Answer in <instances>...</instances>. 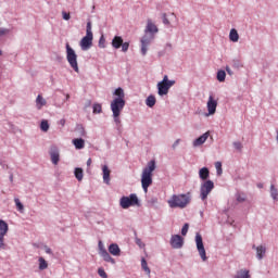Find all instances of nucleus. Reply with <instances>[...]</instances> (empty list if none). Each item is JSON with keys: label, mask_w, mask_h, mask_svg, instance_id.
I'll list each match as a JSON object with an SVG mask.
<instances>
[{"label": "nucleus", "mask_w": 278, "mask_h": 278, "mask_svg": "<svg viewBox=\"0 0 278 278\" xmlns=\"http://www.w3.org/2000/svg\"><path fill=\"white\" fill-rule=\"evenodd\" d=\"M160 29L157 25L153 24V21L148 20L147 26L144 28V35L141 37V55H147V51H149V47L151 42L155 39V34H157Z\"/></svg>", "instance_id": "nucleus-1"}, {"label": "nucleus", "mask_w": 278, "mask_h": 278, "mask_svg": "<svg viewBox=\"0 0 278 278\" xmlns=\"http://www.w3.org/2000/svg\"><path fill=\"white\" fill-rule=\"evenodd\" d=\"M190 201H192V195L190 192L180 193V194H173L170 199L167 200V204L172 210H184L188 207Z\"/></svg>", "instance_id": "nucleus-2"}, {"label": "nucleus", "mask_w": 278, "mask_h": 278, "mask_svg": "<svg viewBox=\"0 0 278 278\" xmlns=\"http://www.w3.org/2000/svg\"><path fill=\"white\" fill-rule=\"evenodd\" d=\"M153 170H155V161H150L141 174V186L144 192H149V187L153 184Z\"/></svg>", "instance_id": "nucleus-3"}, {"label": "nucleus", "mask_w": 278, "mask_h": 278, "mask_svg": "<svg viewBox=\"0 0 278 278\" xmlns=\"http://www.w3.org/2000/svg\"><path fill=\"white\" fill-rule=\"evenodd\" d=\"M140 199H138V194L130 193L129 197L123 195L119 199V206L122 210H129V207H140Z\"/></svg>", "instance_id": "nucleus-4"}, {"label": "nucleus", "mask_w": 278, "mask_h": 278, "mask_svg": "<svg viewBox=\"0 0 278 278\" xmlns=\"http://www.w3.org/2000/svg\"><path fill=\"white\" fill-rule=\"evenodd\" d=\"M65 49H66V60L71 68H73L75 73H79V64L77 63V53L68 43H66Z\"/></svg>", "instance_id": "nucleus-5"}, {"label": "nucleus", "mask_w": 278, "mask_h": 278, "mask_svg": "<svg viewBox=\"0 0 278 278\" xmlns=\"http://www.w3.org/2000/svg\"><path fill=\"white\" fill-rule=\"evenodd\" d=\"M92 23L88 22L86 27V36L80 40L81 51H88L92 47Z\"/></svg>", "instance_id": "nucleus-6"}, {"label": "nucleus", "mask_w": 278, "mask_h": 278, "mask_svg": "<svg viewBox=\"0 0 278 278\" xmlns=\"http://www.w3.org/2000/svg\"><path fill=\"white\" fill-rule=\"evenodd\" d=\"M175 84V80H168V76L165 75L162 79V81L157 83V94L159 97H164L168 94V91L170 88H173V85Z\"/></svg>", "instance_id": "nucleus-7"}, {"label": "nucleus", "mask_w": 278, "mask_h": 278, "mask_svg": "<svg viewBox=\"0 0 278 278\" xmlns=\"http://www.w3.org/2000/svg\"><path fill=\"white\" fill-rule=\"evenodd\" d=\"M214 190V181L212 180H204L200 185V199L201 201H207V197H210V193Z\"/></svg>", "instance_id": "nucleus-8"}, {"label": "nucleus", "mask_w": 278, "mask_h": 278, "mask_svg": "<svg viewBox=\"0 0 278 278\" xmlns=\"http://www.w3.org/2000/svg\"><path fill=\"white\" fill-rule=\"evenodd\" d=\"M125 109V99H113L111 102V112L115 116H121V112Z\"/></svg>", "instance_id": "nucleus-9"}, {"label": "nucleus", "mask_w": 278, "mask_h": 278, "mask_svg": "<svg viewBox=\"0 0 278 278\" xmlns=\"http://www.w3.org/2000/svg\"><path fill=\"white\" fill-rule=\"evenodd\" d=\"M195 244L201 260L205 262L207 260V256L205 254V245L203 244V237L199 232L195 233Z\"/></svg>", "instance_id": "nucleus-10"}, {"label": "nucleus", "mask_w": 278, "mask_h": 278, "mask_svg": "<svg viewBox=\"0 0 278 278\" xmlns=\"http://www.w3.org/2000/svg\"><path fill=\"white\" fill-rule=\"evenodd\" d=\"M49 155L52 164L58 166L60 164V148L58 146H51L49 150Z\"/></svg>", "instance_id": "nucleus-11"}, {"label": "nucleus", "mask_w": 278, "mask_h": 278, "mask_svg": "<svg viewBox=\"0 0 278 278\" xmlns=\"http://www.w3.org/2000/svg\"><path fill=\"white\" fill-rule=\"evenodd\" d=\"M169 244L172 249H181L184 247V238L180 235H173Z\"/></svg>", "instance_id": "nucleus-12"}, {"label": "nucleus", "mask_w": 278, "mask_h": 278, "mask_svg": "<svg viewBox=\"0 0 278 278\" xmlns=\"http://www.w3.org/2000/svg\"><path fill=\"white\" fill-rule=\"evenodd\" d=\"M218 106V102H216V100H214V97L210 96L208 97V101H207V114L206 116H212L214 114H216V108Z\"/></svg>", "instance_id": "nucleus-13"}, {"label": "nucleus", "mask_w": 278, "mask_h": 278, "mask_svg": "<svg viewBox=\"0 0 278 278\" xmlns=\"http://www.w3.org/2000/svg\"><path fill=\"white\" fill-rule=\"evenodd\" d=\"M252 249L254 251H256V260H258L261 262V260H264V257H266V245H255L253 244L252 245Z\"/></svg>", "instance_id": "nucleus-14"}, {"label": "nucleus", "mask_w": 278, "mask_h": 278, "mask_svg": "<svg viewBox=\"0 0 278 278\" xmlns=\"http://www.w3.org/2000/svg\"><path fill=\"white\" fill-rule=\"evenodd\" d=\"M207 138H210V132H204L199 138L193 140V147H201V144H205Z\"/></svg>", "instance_id": "nucleus-15"}, {"label": "nucleus", "mask_w": 278, "mask_h": 278, "mask_svg": "<svg viewBox=\"0 0 278 278\" xmlns=\"http://www.w3.org/2000/svg\"><path fill=\"white\" fill-rule=\"evenodd\" d=\"M101 257L104 260V262H109L110 264H116V260H114L111 255L110 252L105 249H101L100 252Z\"/></svg>", "instance_id": "nucleus-16"}, {"label": "nucleus", "mask_w": 278, "mask_h": 278, "mask_svg": "<svg viewBox=\"0 0 278 278\" xmlns=\"http://www.w3.org/2000/svg\"><path fill=\"white\" fill-rule=\"evenodd\" d=\"M199 178L202 181H208L207 179H210V169L207 167H202L199 170Z\"/></svg>", "instance_id": "nucleus-17"}, {"label": "nucleus", "mask_w": 278, "mask_h": 278, "mask_svg": "<svg viewBox=\"0 0 278 278\" xmlns=\"http://www.w3.org/2000/svg\"><path fill=\"white\" fill-rule=\"evenodd\" d=\"M110 167L108 165L102 166L103 182L110 186Z\"/></svg>", "instance_id": "nucleus-18"}, {"label": "nucleus", "mask_w": 278, "mask_h": 278, "mask_svg": "<svg viewBox=\"0 0 278 278\" xmlns=\"http://www.w3.org/2000/svg\"><path fill=\"white\" fill-rule=\"evenodd\" d=\"M109 253H111V255H114L115 257H118V255H121V248L118 247V244L112 243L109 245Z\"/></svg>", "instance_id": "nucleus-19"}, {"label": "nucleus", "mask_w": 278, "mask_h": 278, "mask_svg": "<svg viewBox=\"0 0 278 278\" xmlns=\"http://www.w3.org/2000/svg\"><path fill=\"white\" fill-rule=\"evenodd\" d=\"M72 142H73L75 149H77V150H81V149H84V147H86V140H84L81 138L73 139Z\"/></svg>", "instance_id": "nucleus-20"}, {"label": "nucleus", "mask_w": 278, "mask_h": 278, "mask_svg": "<svg viewBox=\"0 0 278 278\" xmlns=\"http://www.w3.org/2000/svg\"><path fill=\"white\" fill-rule=\"evenodd\" d=\"M123 45V37L121 36H115L113 39H112V48L113 49H121Z\"/></svg>", "instance_id": "nucleus-21"}, {"label": "nucleus", "mask_w": 278, "mask_h": 278, "mask_svg": "<svg viewBox=\"0 0 278 278\" xmlns=\"http://www.w3.org/2000/svg\"><path fill=\"white\" fill-rule=\"evenodd\" d=\"M233 278H251L249 269H240L236 273Z\"/></svg>", "instance_id": "nucleus-22"}, {"label": "nucleus", "mask_w": 278, "mask_h": 278, "mask_svg": "<svg viewBox=\"0 0 278 278\" xmlns=\"http://www.w3.org/2000/svg\"><path fill=\"white\" fill-rule=\"evenodd\" d=\"M36 105H37V110H42V108L47 105V100H45L42 96L38 94L36 98Z\"/></svg>", "instance_id": "nucleus-23"}, {"label": "nucleus", "mask_w": 278, "mask_h": 278, "mask_svg": "<svg viewBox=\"0 0 278 278\" xmlns=\"http://www.w3.org/2000/svg\"><path fill=\"white\" fill-rule=\"evenodd\" d=\"M75 132L80 138H86V128H84V125L77 124L75 128Z\"/></svg>", "instance_id": "nucleus-24"}, {"label": "nucleus", "mask_w": 278, "mask_h": 278, "mask_svg": "<svg viewBox=\"0 0 278 278\" xmlns=\"http://www.w3.org/2000/svg\"><path fill=\"white\" fill-rule=\"evenodd\" d=\"M10 227L5 223V220L0 219V236H7Z\"/></svg>", "instance_id": "nucleus-25"}, {"label": "nucleus", "mask_w": 278, "mask_h": 278, "mask_svg": "<svg viewBox=\"0 0 278 278\" xmlns=\"http://www.w3.org/2000/svg\"><path fill=\"white\" fill-rule=\"evenodd\" d=\"M229 40L231 42H238V40H240V35H238V30L235 28H232L229 33Z\"/></svg>", "instance_id": "nucleus-26"}, {"label": "nucleus", "mask_w": 278, "mask_h": 278, "mask_svg": "<svg viewBox=\"0 0 278 278\" xmlns=\"http://www.w3.org/2000/svg\"><path fill=\"white\" fill-rule=\"evenodd\" d=\"M155 103H156L155 96L153 94L148 96V98L146 99V105L148 108H154Z\"/></svg>", "instance_id": "nucleus-27"}, {"label": "nucleus", "mask_w": 278, "mask_h": 278, "mask_svg": "<svg viewBox=\"0 0 278 278\" xmlns=\"http://www.w3.org/2000/svg\"><path fill=\"white\" fill-rule=\"evenodd\" d=\"M74 175L77 181H81L84 179V169L81 167H76L74 169Z\"/></svg>", "instance_id": "nucleus-28"}, {"label": "nucleus", "mask_w": 278, "mask_h": 278, "mask_svg": "<svg viewBox=\"0 0 278 278\" xmlns=\"http://www.w3.org/2000/svg\"><path fill=\"white\" fill-rule=\"evenodd\" d=\"M269 194L273 201H278V189L275 187V185H270Z\"/></svg>", "instance_id": "nucleus-29"}, {"label": "nucleus", "mask_w": 278, "mask_h": 278, "mask_svg": "<svg viewBox=\"0 0 278 278\" xmlns=\"http://www.w3.org/2000/svg\"><path fill=\"white\" fill-rule=\"evenodd\" d=\"M113 94L116 97L114 99H125V90H123L121 87L116 88Z\"/></svg>", "instance_id": "nucleus-30"}, {"label": "nucleus", "mask_w": 278, "mask_h": 278, "mask_svg": "<svg viewBox=\"0 0 278 278\" xmlns=\"http://www.w3.org/2000/svg\"><path fill=\"white\" fill-rule=\"evenodd\" d=\"M39 270H47L49 268V263L45 260V257H39Z\"/></svg>", "instance_id": "nucleus-31"}, {"label": "nucleus", "mask_w": 278, "mask_h": 278, "mask_svg": "<svg viewBox=\"0 0 278 278\" xmlns=\"http://www.w3.org/2000/svg\"><path fill=\"white\" fill-rule=\"evenodd\" d=\"M92 112L93 114H101L103 112V106L101 105V103H93Z\"/></svg>", "instance_id": "nucleus-32"}, {"label": "nucleus", "mask_w": 278, "mask_h": 278, "mask_svg": "<svg viewBox=\"0 0 278 278\" xmlns=\"http://www.w3.org/2000/svg\"><path fill=\"white\" fill-rule=\"evenodd\" d=\"M141 268L147 273L148 275H151V268H149V265L147 264L146 258H141Z\"/></svg>", "instance_id": "nucleus-33"}, {"label": "nucleus", "mask_w": 278, "mask_h": 278, "mask_svg": "<svg viewBox=\"0 0 278 278\" xmlns=\"http://www.w3.org/2000/svg\"><path fill=\"white\" fill-rule=\"evenodd\" d=\"M226 77H227V73L224 70H219L217 72V80L218 81H220V83L225 81Z\"/></svg>", "instance_id": "nucleus-34"}, {"label": "nucleus", "mask_w": 278, "mask_h": 278, "mask_svg": "<svg viewBox=\"0 0 278 278\" xmlns=\"http://www.w3.org/2000/svg\"><path fill=\"white\" fill-rule=\"evenodd\" d=\"M40 129L41 131H49V122L47 119L41 121Z\"/></svg>", "instance_id": "nucleus-35"}, {"label": "nucleus", "mask_w": 278, "mask_h": 278, "mask_svg": "<svg viewBox=\"0 0 278 278\" xmlns=\"http://www.w3.org/2000/svg\"><path fill=\"white\" fill-rule=\"evenodd\" d=\"M14 203H15L18 212H23V210H25V206L23 205V203L21 202V200L18 198L14 199Z\"/></svg>", "instance_id": "nucleus-36"}, {"label": "nucleus", "mask_w": 278, "mask_h": 278, "mask_svg": "<svg viewBox=\"0 0 278 278\" xmlns=\"http://www.w3.org/2000/svg\"><path fill=\"white\" fill-rule=\"evenodd\" d=\"M119 116L121 115L113 114V121H114V123H115V125H116L118 130H121V117Z\"/></svg>", "instance_id": "nucleus-37"}, {"label": "nucleus", "mask_w": 278, "mask_h": 278, "mask_svg": "<svg viewBox=\"0 0 278 278\" xmlns=\"http://www.w3.org/2000/svg\"><path fill=\"white\" fill-rule=\"evenodd\" d=\"M215 168L217 170V175H223V163L216 162L215 163Z\"/></svg>", "instance_id": "nucleus-38"}, {"label": "nucleus", "mask_w": 278, "mask_h": 278, "mask_svg": "<svg viewBox=\"0 0 278 278\" xmlns=\"http://www.w3.org/2000/svg\"><path fill=\"white\" fill-rule=\"evenodd\" d=\"M236 199H237L238 203H244L247 201V197H244V194H240V193L236 194Z\"/></svg>", "instance_id": "nucleus-39"}, {"label": "nucleus", "mask_w": 278, "mask_h": 278, "mask_svg": "<svg viewBox=\"0 0 278 278\" xmlns=\"http://www.w3.org/2000/svg\"><path fill=\"white\" fill-rule=\"evenodd\" d=\"M5 249V235H0V250Z\"/></svg>", "instance_id": "nucleus-40"}, {"label": "nucleus", "mask_w": 278, "mask_h": 278, "mask_svg": "<svg viewBox=\"0 0 278 278\" xmlns=\"http://www.w3.org/2000/svg\"><path fill=\"white\" fill-rule=\"evenodd\" d=\"M232 67L242 68V63L240 62V60H232Z\"/></svg>", "instance_id": "nucleus-41"}, {"label": "nucleus", "mask_w": 278, "mask_h": 278, "mask_svg": "<svg viewBox=\"0 0 278 278\" xmlns=\"http://www.w3.org/2000/svg\"><path fill=\"white\" fill-rule=\"evenodd\" d=\"M190 228V225L185 224L181 228V236H187L188 235V229Z\"/></svg>", "instance_id": "nucleus-42"}, {"label": "nucleus", "mask_w": 278, "mask_h": 278, "mask_svg": "<svg viewBox=\"0 0 278 278\" xmlns=\"http://www.w3.org/2000/svg\"><path fill=\"white\" fill-rule=\"evenodd\" d=\"M100 49H105V37L101 36L99 39Z\"/></svg>", "instance_id": "nucleus-43"}, {"label": "nucleus", "mask_w": 278, "mask_h": 278, "mask_svg": "<svg viewBox=\"0 0 278 278\" xmlns=\"http://www.w3.org/2000/svg\"><path fill=\"white\" fill-rule=\"evenodd\" d=\"M121 47L124 53H127V51H129V42H122Z\"/></svg>", "instance_id": "nucleus-44"}, {"label": "nucleus", "mask_w": 278, "mask_h": 278, "mask_svg": "<svg viewBox=\"0 0 278 278\" xmlns=\"http://www.w3.org/2000/svg\"><path fill=\"white\" fill-rule=\"evenodd\" d=\"M232 147H235L237 151H242V143L240 141H235Z\"/></svg>", "instance_id": "nucleus-45"}, {"label": "nucleus", "mask_w": 278, "mask_h": 278, "mask_svg": "<svg viewBox=\"0 0 278 278\" xmlns=\"http://www.w3.org/2000/svg\"><path fill=\"white\" fill-rule=\"evenodd\" d=\"M98 275H99V277L108 278V274L105 273L104 268H99L98 269Z\"/></svg>", "instance_id": "nucleus-46"}, {"label": "nucleus", "mask_w": 278, "mask_h": 278, "mask_svg": "<svg viewBox=\"0 0 278 278\" xmlns=\"http://www.w3.org/2000/svg\"><path fill=\"white\" fill-rule=\"evenodd\" d=\"M12 31L10 28H0V36H8Z\"/></svg>", "instance_id": "nucleus-47"}, {"label": "nucleus", "mask_w": 278, "mask_h": 278, "mask_svg": "<svg viewBox=\"0 0 278 278\" xmlns=\"http://www.w3.org/2000/svg\"><path fill=\"white\" fill-rule=\"evenodd\" d=\"M62 16L64 21H71V13L63 11Z\"/></svg>", "instance_id": "nucleus-48"}, {"label": "nucleus", "mask_w": 278, "mask_h": 278, "mask_svg": "<svg viewBox=\"0 0 278 278\" xmlns=\"http://www.w3.org/2000/svg\"><path fill=\"white\" fill-rule=\"evenodd\" d=\"M162 18H163V23H164L165 25H170V22L168 21V17H166V13H163V14H162Z\"/></svg>", "instance_id": "nucleus-49"}, {"label": "nucleus", "mask_w": 278, "mask_h": 278, "mask_svg": "<svg viewBox=\"0 0 278 278\" xmlns=\"http://www.w3.org/2000/svg\"><path fill=\"white\" fill-rule=\"evenodd\" d=\"M148 203H149L150 205H155V204H157V198H151L150 200H148Z\"/></svg>", "instance_id": "nucleus-50"}, {"label": "nucleus", "mask_w": 278, "mask_h": 278, "mask_svg": "<svg viewBox=\"0 0 278 278\" xmlns=\"http://www.w3.org/2000/svg\"><path fill=\"white\" fill-rule=\"evenodd\" d=\"M43 249L48 255H53V251L51 250V248L45 245Z\"/></svg>", "instance_id": "nucleus-51"}, {"label": "nucleus", "mask_w": 278, "mask_h": 278, "mask_svg": "<svg viewBox=\"0 0 278 278\" xmlns=\"http://www.w3.org/2000/svg\"><path fill=\"white\" fill-rule=\"evenodd\" d=\"M136 244H138V247L140 248V249H143V247H144V243L142 242V240H140V239H136Z\"/></svg>", "instance_id": "nucleus-52"}, {"label": "nucleus", "mask_w": 278, "mask_h": 278, "mask_svg": "<svg viewBox=\"0 0 278 278\" xmlns=\"http://www.w3.org/2000/svg\"><path fill=\"white\" fill-rule=\"evenodd\" d=\"M179 142H181V139H177L174 143H173V146H172V149H177V147H179Z\"/></svg>", "instance_id": "nucleus-53"}, {"label": "nucleus", "mask_w": 278, "mask_h": 278, "mask_svg": "<svg viewBox=\"0 0 278 278\" xmlns=\"http://www.w3.org/2000/svg\"><path fill=\"white\" fill-rule=\"evenodd\" d=\"M226 73H228L229 75H233V71H231L230 66H226Z\"/></svg>", "instance_id": "nucleus-54"}, {"label": "nucleus", "mask_w": 278, "mask_h": 278, "mask_svg": "<svg viewBox=\"0 0 278 278\" xmlns=\"http://www.w3.org/2000/svg\"><path fill=\"white\" fill-rule=\"evenodd\" d=\"M99 249H100V253H101V249H105L103 248V243L101 241H99Z\"/></svg>", "instance_id": "nucleus-55"}, {"label": "nucleus", "mask_w": 278, "mask_h": 278, "mask_svg": "<svg viewBox=\"0 0 278 278\" xmlns=\"http://www.w3.org/2000/svg\"><path fill=\"white\" fill-rule=\"evenodd\" d=\"M60 124H61L62 126L66 125V119H61V121H60Z\"/></svg>", "instance_id": "nucleus-56"}, {"label": "nucleus", "mask_w": 278, "mask_h": 278, "mask_svg": "<svg viewBox=\"0 0 278 278\" xmlns=\"http://www.w3.org/2000/svg\"><path fill=\"white\" fill-rule=\"evenodd\" d=\"M92 164V159H88L87 166H90Z\"/></svg>", "instance_id": "nucleus-57"}, {"label": "nucleus", "mask_w": 278, "mask_h": 278, "mask_svg": "<svg viewBox=\"0 0 278 278\" xmlns=\"http://www.w3.org/2000/svg\"><path fill=\"white\" fill-rule=\"evenodd\" d=\"M166 48L167 49H173V45L172 43H166Z\"/></svg>", "instance_id": "nucleus-58"}, {"label": "nucleus", "mask_w": 278, "mask_h": 278, "mask_svg": "<svg viewBox=\"0 0 278 278\" xmlns=\"http://www.w3.org/2000/svg\"><path fill=\"white\" fill-rule=\"evenodd\" d=\"M66 101H68L71 99V96L70 94H66Z\"/></svg>", "instance_id": "nucleus-59"}, {"label": "nucleus", "mask_w": 278, "mask_h": 278, "mask_svg": "<svg viewBox=\"0 0 278 278\" xmlns=\"http://www.w3.org/2000/svg\"><path fill=\"white\" fill-rule=\"evenodd\" d=\"M10 181H14V176H10Z\"/></svg>", "instance_id": "nucleus-60"}, {"label": "nucleus", "mask_w": 278, "mask_h": 278, "mask_svg": "<svg viewBox=\"0 0 278 278\" xmlns=\"http://www.w3.org/2000/svg\"><path fill=\"white\" fill-rule=\"evenodd\" d=\"M2 55H3V51L0 50V56H2Z\"/></svg>", "instance_id": "nucleus-61"}]
</instances>
